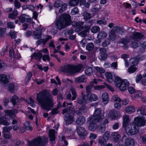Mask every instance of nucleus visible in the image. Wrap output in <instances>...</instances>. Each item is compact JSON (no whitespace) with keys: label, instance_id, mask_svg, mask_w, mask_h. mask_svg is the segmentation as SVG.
Wrapping results in <instances>:
<instances>
[{"label":"nucleus","instance_id":"obj_1","mask_svg":"<svg viewBox=\"0 0 146 146\" xmlns=\"http://www.w3.org/2000/svg\"><path fill=\"white\" fill-rule=\"evenodd\" d=\"M36 99L44 110L49 111L53 106L52 96L47 90H43L37 93Z\"/></svg>","mask_w":146,"mask_h":146},{"label":"nucleus","instance_id":"obj_2","mask_svg":"<svg viewBox=\"0 0 146 146\" xmlns=\"http://www.w3.org/2000/svg\"><path fill=\"white\" fill-rule=\"evenodd\" d=\"M70 23L71 19L70 16L68 14H63L60 16L58 19L56 20V25L58 29L61 30L67 25H69Z\"/></svg>","mask_w":146,"mask_h":146},{"label":"nucleus","instance_id":"obj_3","mask_svg":"<svg viewBox=\"0 0 146 146\" xmlns=\"http://www.w3.org/2000/svg\"><path fill=\"white\" fill-rule=\"evenodd\" d=\"M143 36L144 35L141 33L136 32L133 33L132 36H131V39L133 40L130 44L131 47L135 48L139 47L141 44L140 41Z\"/></svg>","mask_w":146,"mask_h":146},{"label":"nucleus","instance_id":"obj_4","mask_svg":"<svg viewBox=\"0 0 146 146\" xmlns=\"http://www.w3.org/2000/svg\"><path fill=\"white\" fill-rule=\"evenodd\" d=\"M82 65H78L76 66H73L70 65H65L61 68V70L63 72L67 73L70 74H73L78 72L82 67Z\"/></svg>","mask_w":146,"mask_h":146},{"label":"nucleus","instance_id":"obj_5","mask_svg":"<svg viewBox=\"0 0 146 146\" xmlns=\"http://www.w3.org/2000/svg\"><path fill=\"white\" fill-rule=\"evenodd\" d=\"M47 142V138L42 136L39 137L31 141H29V146H44Z\"/></svg>","mask_w":146,"mask_h":146},{"label":"nucleus","instance_id":"obj_6","mask_svg":"<svg viewBox=\"0 0 146 146\" xmlns=\"http://www.w3.org/2000/svg\"><path fill=\"white\" fill-rule=\"evenodd\" d=\"M126 133L128 135H133L139 132V128L133 122L129 123L124 128Z\"/></svg>","mask_w":146,"mask_h":146},{"label":"nucleus","instance_id":"obj_7","mask_svg":"<svg viewBox=\"0 0 146 146\" xmlns=\"http://www.w3.org/2000/svg\"><path fill=\"white\" fill-rule=\"evenodd\" d=\"M102 111L100 109H96L94 112V115L90 117L92 121L95 120L96 121H99L102 119L103 116L102 114Z\"/></svg>","mask_w":146,"mask_h":146},{"label":"nucleus","instance_id":"obj_8","mask_svg":"<svg viewBox=\"0 0 146 146\" xmlns=\"http://www.w3.org/2000/svg\"><path fill=\"white\" fill-rule=\"evenodd\" d=\"M74 114L73 112L70 113H67L64 116V119L66 125L72 123L74 120Z\"/></svg>","mask_w":146,"mask_h":146},{"label":"nucleus","instance_id":"obj_9","mask_svg":"<svg viewBox=\"0 0 146 146\" xmlns=\"http://www.w3.org/2000/svg\"><path fill=\"white\" fill-rule=\"evenodd\" d=\"M146 121L144 118L138 116L135 118L133 123L138 127L144 126L145 125Z\"/></svg>","mask_w":146,"mask_h":146},{"label":"nucleus","instance_id":"obj_10","mask_svg":"<svg viewBox=\"0 0 146 146\" xmlns=\"http://www.w3.org/2000/svg\"><path fill=\"white\" fill-rule=\"evenodd\" d=\"M89 95V94H87V95L84 97L82 98L79 97L78 99V103L80 104L90 103V102Z\"/></svg>","mask_w":146,"mask_h":146},{"label":"nucleus","instance_id":"obj_11","mask_svg":"<svg viewBox=\"0 0 146 146\" xmlns=\"http://www.w3.org/2000/svg\"><path fill=\"white\" fill-rule=\"evenodd\" d=\"M120 115V114L118 111L112 110L109 111L108 117L112 119H114L118 118Z\"/></svg>","mask_w":146,"mask_h":146},{"label":"nucleus","instance_id":"obj_12","mask_svg":"<svg viewBox=\"0 0 146 146\" xmlns=\"http://www.w3.org/2000/svg\"><path fill=\"white\" fill-rule=\"evenodd\" d=\"M19 21L23 23L24 22L30 23L31 21V19L29 17L25 14H21L19 17Z\"/></svg>","mask_w":146,"mask_h":146},{"label":"nucleus","instance_id":"obj_13","mask_svg":"<svg viewBox=\"0 0 146 146\" xmlns=\"http://www.w3.org/2000/svg\"><path fill=\"white\" fill-rule=\"evenodd\" d=\"M131 39V36H129L122 38L121 39L120 42L124 44V45L123 46V49H127L129 47V46L127 44L130 42Z\"/></svg>","mask_w":146,"mask_h":146},{"label":"nucleus","instance_id":"obj_14","mask_svg":"<svg viewBox=\"0 0 146 146\" xmlns=\"http://www.w3.org/2000/svg\"><path fill=\"white\" fill-rule=\"evenodd\" d=\"M89 121H90V123L89 125L88 128L90 130L93 131H94L97 127L96 123L99 121H96L95 120L92 121L90 118L89 119Z\"/></svg>","mask_w":146,"mask_h":146},{"label":"nucleus","instance_id":"obj_15","mask_svg":"<svg viewBox=\"0 0 146 146\" xmlns=\"http://www.w3.org/2000/svg\"><path fill=\"white\" fill-rule=\"evenodd\" d=\"M84 24V22H83L81 21H74L72 23V25L74 27L80 26L78 28H77L75 30V31H79L83 29V27L81 26L83 25Z\"/></svg>","mask_w":146,"mask_h":146},{"label":"nucleus","instance_id":"obj_16","mask_svg":"<svg viewBox=\"0 0 146 146\" xmlns=\"http://www.w3.org/2000/svg\"><path fill=\"white\" fill-rule=\"evenodd\" d=\"M129 84V83L127 80H124L118 88L121 91H125L127 89Z\"/></svg>","mask_w":146,"mask_h":146},{"label":"nucleus","instance_id":"obj_17","mask_svg":"<svg viewBox=\"0 0 146 146\" xmlns=\"http://www.w3.org/2000/svg\"><path fill=\"white\" fill-rule=\"evenodd\" d=\"M77 131L78 134L80 137L86 136L87 134V131L83 127H78L77 128Z\"/></svg>","mask_w":146,"mask_h":146},{"label":"nucleus","instance_id":"obj_18","mask_svg":"<svg viewBox=\"0 0 146 146\" xmlns=\"http://www.w3.org/2000/svg\"><path fill=\"white\" fill-rule=\"evenodd\" d=\"M87 78L83 75L79 77L75 78V82L76 83H85L87 81Z\"/></svg>","mask_w":146,"mask_h":146},{"label":"nucleus","instance_id":"obj_19","mask_svg":"<svg viewBox=\"0 0 146 146\" xmlns=\"http://www.w3.org/2000/svg\"><path fill=\"white\" fill-rule=\"evenodd\" d=\"M33 34L34 38L36 39H39L41 38L42 35V30L40 29H37L34 31Z\"/></svg>","mask_w":146,"mask_h":146},{"label":"nucleus","instance_id":"obj_20","mask_svg":"<svg viewBox=\"0 0 146 146\" xmlns=\"http://www.w3.org/2000/svg\"><path fill=\"white\" fill-rule=\"evenodd\" d=\"M123 127L125 128L129 124L128 122L130 121L129 115H125L123 116Z\"/></svg>","mask_w":146,"mask_h":146},{"label":"nucleus","instance_id":"obj_21","mask_svg":"<svg viewBox=\"0 0 146 146\" xmlns=\"http://www.w3.org/2000/svg\"><path fill=\"white\" fill-rule=\"evenodd\" d=\"M85 118L84 117L80 116L76 118L75 122L78 125H81L85 123Z\"/></svg>","mask_w":146,"mask_h":146},{"label":"nucleus","instance_id":"obj_22","mask_svg":"<svg viewBox=\"0 0 146 146\" xmlns=\"http://www.w3.org/2000/svg\"><path fill=\"white\" fill-rule=\"evenodd\" d=\"M125 143L126 146H134V140L130 138H126L125 139Z\"/></svg>","mask_w":146,"mask_h":146},{"label":"nucleus","instance_id":"obj_23","mask_svg":"<svg viewBox=\"0 0 146 146\" xmlns=\"http://www.w3.org/2000/svg\"><path fill=\"white\" fill-rule=\"evenodd\" d=\"M0 81L3 84H7L9 82V78H7L6 75L4 74H2L0 76Z\"/></svg>","mask_w":146,"mask_h":146},{"label":"nucleus","instance_id":"obj_24","mask_svg":"<svg viewBox=\"0 0 146 146\" xmlns=\"http://www.w3.org/2000/svg\"><path fill=\"white\" fill-rule=\"evenodd\" d=\"M115 32L112 28L109 33V37L110 40L114 41L116 39V35Z\"/></svg>","mask_w":146,"mask_h":146},{"label":"nucleus","instance_id":"obj_25","mask_svg":"<svg viewBox=\"0 0 146 146\" xmlns=\"http://www.w3.org/2000/svg\"><path fill=\"white\" fill-rule=\"evenodd\" d=\"M100 52V56L101 58L103 59H105L106 58L107 56L106 53V49L104 48H101L99 49Z\"/></svg>","mask_w":146,"mask_h":146},{"label":"nucleus","instance_id":"obj_26","mask_svg":"<svg viewBox=\"0 0 146 146\" xmlns=\"http://www.w3.org/2000/svg\"><path fill=\"white\" fill-rule=\"evenodd\" d=\"M102 102L104 104H107L109 101V99L108 94L106 92L103 93L102 95Z\"/></svg>","mask_w":146,"mask_h":146},{"label":"nucleus","instance_id":"obj_27","mask_svg":"<svg viewBox=\"0 0 146 146\" xmlns=\"http://www.w3.org/2000/svg\"><path fill=\"white\" fill-rule=\"evenodd\" d=\"M106 80L110 83H111L113 81V76L111 73L107 72L105 74Z\"/></svg>","mask_w":146,"mask_h":146},{"label":"nucleus","instance_id":"obj_28","mask_svg":"<svg viewBox=\"0 0 146 146\" xmlns=\"http://www.w3.org/2000/svg\"><path fill=\"white\" fill-rule=\"evenodd\" d=\"M108 36L107 33L104 31L100 32L97 35V37L100 40L106 38Z\"/></svg>","mask_w":146,"mask_h":146},{"label":"nucleus","instance_id":"obj_29","mask_svg":"<svg viewBox=\"0 0 146 146\" xmlns=\"http://www.w3.org/2000/svg\"><path fill=\"white\" fill-rule=\"evenodd\" d=\"M55 131L54 130L51 129L49 131V136L50 140L51 141H54L55 139Z\"/></svg>","mask_w":146,"mask_h":146},{"label":"nucleus","instance_id":"obj_30","mask_svg":"<svg viewBox=\"0 0 146 146\" xmlns=\"http://www.w3.org/2000/svg\"><path fill=\"white\" fill-rule=\"evenodd\" d=\"M31 56L32 58L35 57L36 60H38V61H39L42 57V55L40 52L34 53Z\"/></svg>","mask_w":146,"mask_h":146},{"label":"nucleus","instance_id":"obj_31","mask_svg":"<svg viewBox=\"0 0 146 146\" xmlns=\"http://www.w3.org/2000/svg\"><path fill=\"white\" fill-rule=\"evenodd\" d=\"M111 136L115 142H117L120 138V135L117 132L113 133L111 134Z\"/></svg>","mask_w":146,"mask_h":146},{"label":"nucleus","instance_id":"obj_32","mask_svg":"<svg viewBox=\"0 0 146 146\" xmlns=\"http://www.w3.org/2000/svg\"><path fill=\"white\" fill-rule=\"evenodd\" d=\"M138 60L137 58H131L129 60V64L130 66H135L138 64Z\"/></svg>","mask_w":146,"mask_h":146},{"label":"nucleus","instance_id":"obj_33","mask_svg":"<svg viewBox=\"0 0 146 146\" xmlns=\"http://www.w3.org/2000/svg\"><path fill=\"white\" fill-rule=\"evenodd\" d=\"M123 80H122L118 76H115L114 80V84L116 87L118 88Z\"/></svg>","mask_w":146,"mask_h":146},{"label":"nucleus","instance_id":"obj_34","mask_svg":"<svg viewBox=\"0 0 146 146\" xmlns=\"http://www.w3.org/2000/svg\"><path fill=\"white\" fill-rule=\"evenodd\" d=\"M113 29L116 33H119L122 34L125 32V30L121 27L117 26L113 27Z\"/></svg>","mask_w":146,"mask_h":146},{"label":"nucleus","instance_id":"obj_35","mask_svg":"<svg viewBox=\"0 0 146 146\" xmlns=\"http://www.w3.org/2000/svg\"><path fill=\"white\" fill-rule=\"evenodd\" d=\"M18 15V13L17 10L15 9L13 11L12 13H9L8 15V17L9 18L13 19H15L17 16Z\"/></svg>","mask_w":146,"mask_h":146},{"label":"nucleus","instance_id":"obj_36","mask_svg":"<svg viewBox=\"0 0 146 146\" xmlns=\"http://www.w3.org/2000/svg\"><path fill=\"white\" fill-rule=\"evenodd\" d=\"M1 124L7 126L10 125L8 121V119L6 117H0V124Z\"/></svg>","mask_w":146,"mask_h":146},{"label":"nucleus","instance_id":"obj_37","mask_svg":"<svg viewBox=\"0 0 146 146\" xmlns=\"http://www.w3.org/2000/svg\"><path fill=\"white\" fill-rule=\"evenodd\" d=\"M11 101L13 105H15L18 102V97L16 95H14L11 98Z\"/></svg>","mask_w":146,"mask_h":146},{"label":"nucleus","instance_id":"obj_38","mask_svg":"<svg viewBox=\"0 0 146 146\" xmlns=\"http://www.w3.org/2000/svg\"><path fill=\"white\" fill-rule=\"evenodd\" d=\"M90 102L95 101H97L98 99V97L97 96L94 94H90L89 95Z\"/></svg>","mask_w":146,"mask_h":146},{"label":"nucleus","instance_id":"obj_39","mask_svg":"<svg viewBox=\"0 0 146 146\" xmlns=\"http://www.w3.org/2000/svg\"><path fill=\"white\" fill-rule=\"evenodd\" d=\"M126 112L131 113L135 111V109L133 106H130L127 107L125 109Z\"/></svg>","mask_w":146,"mask_h":146},{"label":"nucleus","instance_id":"obj_40","mask_svg":"<svg viewBox=\"0 0 146 146\" xmlns=\"http://www.w3.org/2000/svg\"><path fill=\"white\" fill-rule=\"evenodd\" d=\"M85 73L88 75H90L93 72L92 69V68L89 66H87L85 70Z\"/></svg>","mask_w":146,"mask_h":146},{"label":"nucleus","instance_id":"obj_41","mask_svg":"<svg viewBox=\"0 0 146 146\" xmlns=\"http://www.w3.org/2000/svg\"><path fill=\"white\" fill-rule=\"evenodd\" d=\"M98 143L101 146H104L106 144V141L102 137H100L98 140Z\"/></svg>","mask_w":146,"mask_h":146},{"label":"nucleus","instance_id":"obj_42","mask_svg":"<svg viewBox=\"0 0 146 146\" xmlns=\"http://www.w3.org/2000/svg\"><path fill=\"white\" fill-rule=\"evenodd\" d=\"M145 110L146 108L145 106H142L138 108L137 111H140L141 114L145 115L146 114Z\"/></svg>","mask_w":146,"mask_h":146},{"label":"nucleus","instance_id":"obj_43","mask_svg":"<svg viewBox=\"0 0 146 146\" xmlns=\"http://www.w3.org/2000/svg\"><path fill=\"white\" fill-rule=\"evenodd\" d=\"M137 69L135 66H130L128 68V71L130 73H132L135 72Z\"/></svg>","mask_w":146,"mask_h":146},{"label":"nucleus","instance_id":"obj_44","mask_svg":"<svg viewBox=\"0 0 146 146\" xmlns=\"http://www.w3.org/2000/svg\"><path fill=\"white\" fill-rule=\"evenodd\" d=\"M63 2L60 0H57L55 1L54 3V6L56 8H59L61 7L63 4Z\"/></svg>","mask_w":146,"mask_h":146},{"label":"nucleus","instance_id":"obj_45","mask_svg":"<svg viewBox=\"0 0 146 146\" xmlns=\"http://www.w3.org/2000/svg\"><path fill=\"white\" fill-rule=\"evenodd\" d=\"M82 15L84 17V19L85 20L90 19L91 17V14L86 12H85L82 13Z\"/></svg>","mask_w":146,"mask_h":146},{"label":"nucleus","instance_id":"obj_46","mask_svg":"<svg viewBox=\"0 0 146 146\" xmlns=\"http://www.w3.org/2000/svg\"><path fill=\"white\" fill-rule=\"evenodd\" d=\"M98 128L99 132L101 133H103L105 131V125L104 124H100L98 126Z\"/></svg>","mask_w":146,"mask_h":146},{"label":"nucleus","instance_id":"obj_47","mask_svg":"<svg viewBox=\"0 0 146 146\" xmlns=\"http://www.w3.org/2000/svg\"><path fill=\"white\" fill-rule=\"evenodd\" d=\"M71 91L72 95V100H74L77 97V94L75 89L73 87H72L71 88Z\"/></svg>","mask_w":146,"mask_h":146},{"label":"nucleus","instance_id":"obj_48","mask_svg":"<svg viewBox=\"0 0 146 146\" xmlns=\"http://www.w3.org/2000/svg\"><path fill=\"white\" fill-rule=\"evenodd\" d=\"M110 134L108 131H106L104 134L103 136L102 137L104 140L106 141H108L110 139Z\"/></svg>","mask_w":146,"mask_h":146},{"label":"nucleus","instance_id":"obj_49","mask_svg":"<svg viewBox=\"0 0 146 146\" xmlns=\"http://www.w3.org/2000/svg\"><path fill=\"white\" fill-rule=\"evenodd\" d=\"M97 72L101 74H104L105 72L104 69L100 67L96 66L94 67Z\"/></svg>","mask_w":146,"mask_h":146},{"label":"nucleus","instance_id":"obj_50","mask_svg":"<svg viewBox=\"0 0 146 146\" xmlns=\"http://www.w3.org/2000/svg\"><path fill=\"white\" fill-rule=\"evenodd\" d=\"M5 115L6 116H11L14 115L15 113V112L13 110H5Z\"/></svg>","mask_w":146,"mask_h":146},{"label":"nucleus","instance_id":"obj_51","mask_svg":"<svg viewBox=\"0 0 146 146\" xmlns=\"http://www.w3.org/2000/svg\"><path fill=\"white\" fill-rule=\"evenodd\" d=\"M67 7V4L66 3H64L61 8L59 9L58 13H62L64 11L66 10Z\"/></svg>","mask_w":146,"mask_h":146},{"label":"nucleus","instance_id":"obj_52","mask_svg":"<svg viewBox=\"0 0 146 146\" xmlns=\"http://www.w3.org/2000/svg\"><path fill=\"white\" fill-rule=\"evenodd\" d=\"M100 30V27L98 26H95L92 28L91 31L92 33H96L99 32Z\"/></svg>","mask_w":146,"mask_h":146},{"label":"nucleus","instance_id":"obj_53","mask_svg":"<svg viewBox=\"0 0 146 146\" xmlns=\"http://www.w3.org/2000/svg\"><path fill=\"white\" fill-rule=\"evenodd\" d=\"M110 39H106L102 43V46L103 47H106L110 44Z\"/></svg>","mask_w":146,"mask_h":146},{"label":"nucleus","instance_id":"obj_54","mask_svg":"<svg viewBox=\"0 0 146 146\" xmlns=\"http://www.w3.org/2000/svg\"><path fill=\"white\" fill-rule=\"evenodd\" d=\"M94 45L92 42L88 43L86 45V48L87 50L90 51L92 50L94 48Z\"/></svg>","mask_w":146,"mask_h":146},{"label":"nucleus","instance_id":"obj_55","mask_svg":"<svg viewBox=\"0 0 146 146\" xmlns=\"http://www.w3.org/2000/svg\"><path fill=\"white\" fill-rule=\"evenodd\" d=\"M30 125L29 121L26 122L24 124V125L27 129L31 131L32 128Z\"/></svg>","mask_w":146,"mask_h":146},{"label":"nucleus","instance_id":"obj_56","mask_svg":"<svg viewBox=\"0 0 146 146\" xmlns=\"http://www.w3.org/2000/svg\"><path fill=\"white\" fill-rule=\"evenodd\" d=\"M9 55L11 57L16 58L17 57L14 55V52L12 47L10 48L9 51Z\"/></svg>","mask_w":146,"mask_h":146},{"label":"nucleus","instance_id":"obj_57","mask_svg":"<svg viewBox=\"0 0 146 146\" xmlns=\"http://www.w3.org/2000/svg\"><path fill=\"white\" fill-rule=\"evenodd\" d=\"M12 129L11 126L4 127L3 128V133H5L10 131Z\"/></svg>","mask_w":146,"mask_h":146},{"label":"nucleus","instance_id":"obj_58","mask_svg":"<svg viewBox=\"0 0 146 146\" xmlns=\"http://www.w3.org/2000/svg\"><path fill=\"white\" fill-rule=\"evenodd\" d=\"M15 89L14 85L13 83H10L8 86V90L11 93H13Z\"/></svg>","mask_w":146,"mask_h":146},{"label":"nucleus","instance_id":"obj_59","mask_svg":"<svg viewBox=\"0 0 146 146\" xmlns=\"http://www.w3.org/2000/svg\"><path fill=\"white\" fill-rule=\"evenodd\" d=\"M78 3L77 0H71L70 1L69 4L71 6H75L77 5Z\"/></svg>","mask_w":146,"mask_h":146},{"label":"nucleus","instance_id":"obj_60","mask_svg":"<svg viewBox=\"0 0 146 146\" xmlns=\"http://www.w3.org/2000/svg\"><path fill=\"white\" fill-rule=\"evenodd\" d=\"M57 107L56 108H54L52 109L51 112V113L53 115H55L58 113V110L60 108V106Z\"/></svg>","mask_w":146,"mask_h":146},{"label":"nucleus","instance_id":"obj_61","mask_svg":"<svg viewBox=\"0 0 146 146\" xmlns=\"http://www.w3.org/2000/svg\"><path fill=\"white\" fill-rule=\"evenodd\" d=\"M92 88L89 85L86 86V93L89 94H91L92 92L91 89Z\"/></svg>","mask_w":146,"mask_h":146},{"label":"nucleus","instance_id":"obj_62","mask_svg":"<svg viewBox=\"0 0 146 146\" xmlns=\"http://www.w3.org/2000/svg\"><path fill=\"white\" fill-rule=\"evenodd\" d=\"M14 5L16 9L19 8L21 6V5L20 2L18 0H15L14 2Z\"/></svg>","mask_w":146,"mask_h":146},{"label":"nucleus","instance_id":"obj_63","mask_svg":"<svg viewBox=\"0 0 146 146\" xmlns=\"http://www.w3.org/2000/svg\"><path fill=\"white\" fill-rule=\"evenodd\" d=\"M78 12L79 11L78 8L75 7L72 10L71 14L72 15H74L77 14Z\"/></svg>","mask_w":146,"mask_h":146},{"label":"nucleus","instance_id":"obj_64","mask_svg":"<svg viewBox=\"0 0 146 146\" xmlns=\"http://www.w3.org/2000/svg\"><path fill=\"white\" fill-rule=\"evenodd\" d=\"M23 142L20 140H17L15 144V146H23Z\"/></svg>","mask_w":146,"mask_h":146}]
</instances>
